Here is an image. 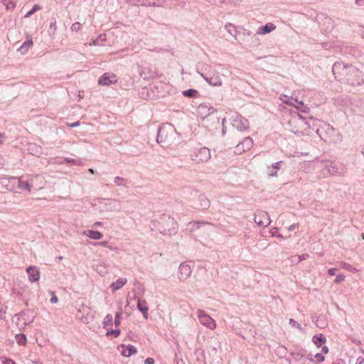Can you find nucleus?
Returning <instances> with one entry per match:
<instances>
[{
    "label": "nucleus",
    "instance_id": "nucleus-1",
    "mask_svg": "<svg viewBox=\"0 0 364 364\" xmlns=\"http://www.w3.org/2000/svg\"><path fill=\"white\" fill-rule=\"evenodd\" d=\"M197 313L200 323L203 326L210 328V330H214L216 328L217 324L215 321L209 315H208L204 311L200 309Z\"/></svg>",
    "mask_w": 364,
    "mask_h": 364
},
{
    "label": "nucleus",
    "instance_id": "nucleus-2",
    "mask_svg": "<svg viewBox=\"0 0 364 364\" xmlns=\"http://www.w3.org/2000/svg\"><path fill=\"white\" fill-rule=\"evenodd\" d=\"M197 115L202 119H205L209 115L216 112V109L208 104H200L197 108Z\"/></svg>",
    "mask_w": 364,
    "mask_h": 364
},
{
    "label": "nucleus",
    "instance_id": "nucleus-3",
    "mask_svg": "<svg viewBox=\"0 0 364 364\" xmlns=\"http://www.w3.org/2000/svg\"><path fill=\"white\" fill-rule=\"evenodd\" d=\"M255 221L259 226L267 227L270 223V218L267 213L259 210L255 214Z\"/></svg>",
    "mask_w": 364,
    "mask_h": 364
},
{
    "label": "nucleus",
    "instance_id": "nucleus-4",
    "mask_svg": "<svg viewBox=\"0 0 364 364\" xmlns=\"http://www.w3.org/2000/svg\"><path fill=\"white\" fill-rule=\"evenodd\" d=\"M117 81V77L114 74L107 73L100 77L98 83L101 85H108L109 84L116 83Z\"/></svg>",
    "mask_w": 364,
    "mask_h": 364
},
{
    "label": "nucleus",
    "instance_id": "nucleus-5",
    "mask_svg": "<svg viewBox=\"0 0 364 364\" xmlns=\"http://www.w3.org/2000/svg\"><path fill=\"white\" fill-rule=\"evenodd\" d=\"M26 272L28 274V280L31 282H35L39 280L40 272L38 267L30 266L26 269Z\"/></svg>",
    "mask_w": 364,
    "mask_h": 364
},
{
    "label": "nucleus",
    "instance_id": "nucleus-6",
    "mask_svg": "<svg viewBox=\"0 0 364 364\" xmlns=\"http://www.w3.org/2000/svg\"><path fill=\"white\" fill-rule=\"evenodd\" d=\"M196 158L200 162H205L208 161L210 158V150L206 147L200 148L196 154Z\"/></svg>",
    "mask_w": 364,
    "mask_h": 364
},
{
    "label": "nucleus",
    "instance_id": "nucleus-7",
    "mask_svg": "<svg viewBox=\"0 0 364 364\" xmlns=\"http://www.w3.org/2000/svg\"><path fill=\"white\" fill-rule=\"evenodd\" d=\"M122 348L121 354L124 357H129L132 355L136 353V348L132 345L126 346L122 344L119 346Z\"/></svg>",
    "mask_w": 364,
    "mask_h": 364
},
{
    "label": "nucleus",
    "instance_id": "nucleus-8",
    "mask_svg": "<svg viewBox=\"0 0 364 364\" xmlns=\"http://www.w3.org/2000/svg\"><path fill=\"white\" fill-rule=\"evenodd\" d=\"M137 308L140 311L142 312L144 317L146 319L148 318L149 307L146 301L144 299H139L137 302Z\"/></svg>",
    "mask_w": 364,
    "mask_h": 364
},
{
    "label": "nucleus",
    "instance_id": "nucleus-9",
    "mask_svg": "<svg viewBox=\"0 0 364 364\" xmlns=\"http://www.w3.org/2000/svg\"><path fill=\"white\" fill-rule=\"evenodd\" d=\"M276 28V26L272 23H268L265 26L260 27L257 31V34L264 35L274 31Z\"/></svg>",
    "mask_w": 364,
    "mask_h": 364
},
{
    "label": "nucleus",
    "instance_id": "nucleus-10",
    "mask_svg": "<svg viewBox=\"0 0 364 364\" xmlns=\"http://www.w3.org/2000/svg\"><path fill=\"white\" fill-rule=\"evenodd\" d=\"M83 234L93 240H100L103 236L101 232L92 230H87Z\"/></svg>",
    "mask_w": 364,
    "mask_h": 364
},
{
    "label": "nucleus",
    "instance_id": "nucleus-11",
    "mask_svg": "<svg viewBox=\"0 0 364 364\" xmlns=\"http://www.w3.org/2000/svg\"><path fill=\"white\" fill-rule=\"evenodd\" d=\"M206 81L212 86H221L223 82L219 75H214L209 78L205 79Z\"/></svg>",
    "mask_w": 364,
    "mask_h": 364
},
{
    "label": "nucleus",
    "instance_id": "nucleus-12",
    "mask_svg": "<svg viewBox=\"0 0 364 364\" xmlns=\"http://www.w3.org/2000/svg\"><path fill=\"white\" fill-rule=\"evenodd\" d=\"M127 280L126 278H119L115 282H113L111 284V288L112 289V291H117L119 289H121L124 285L126 284Z\"/></svg>",
    "mask_w": 364,
    "mask_h": 364
},
{
    "label": "nucleus",
    "instance_id": "nucleus-13",
    "mask_svg": "<svg viewBox=\"0 0 364 364\" xmlns=\"http://www.w3.org/2000/svg\"><path fill=\"white\" fill-rule=\"evenodd\" d=\"M312 341L316 346L320 347L326 343V339L322 334H318L313 337Z\"/></svg>",
    "mask_w": 364,
    "mask_h": 364
},
{
    "label": "nucleus",
    "instance_id": "nucleus-14",
    "mask_svg": "<svg viewBox=\"0 0 364 364\" xmlns=\"http://www.w3.org/2000/svg\"><path fill=\"white\" fill-rule=\"evenodd\" d=\"M32 46L33 41L31 39H28L22 44V46L19 48V50L22 54H24L27 53V51Z\"/></svg>",
    "mask_w": 364,
    "mask_h": 364
},
{
    "label": "nucleus",
    "instance_id": "nucleus-15",
    "mask_svg": "<svg viewBox=\"0 0 364 364\" xmlns=\"http://www.w3.org/2000/svg\"><path fill=\"white\" fill-rule=\"evenodd\" d=\"M295 102H296V105H294L291 101H285L284 102L289 105H293L298 109H301L304 112H307V107L304 106V103L302 102H298L296 100H294Z\"/></svg>",
    "mask_w": 364,
    "mask_h": 364
},
{
    "label": "nucleus",
    "instance_id": "nucleus-16",
    "mask_svg": "<svg viewBox=\"0 0 364 364\" xmlns=\"http://www.w3.org/2000/svg\"><path fill=\"white\" fill-rule=\"evenodd\" d=\"M1 3L5 5L7 10H12L16 7V0H1Z\"/></svg>",
    "mask_w": 364,
    "mask_h": 364
},
{
    "label": "nucleus",
    "instance_id": "nucleus-17",
    "mask_svg": "<svg viewBox=\"0 0 364 364\" xmlns=\"http://www.w3.org/2000/svg\"><path fill=\"white\" fill-rule=\"evenodd\" d=\"M253 144V141L250 138H246L241 144L237 146V149H240V146L246 145L247 149H250Z\"/></svg>",
    "mask_w": 364,
    "mask_h": 364
},
{
    "label": "nucleus",
    "instance_id": "nucleus-18",
    "mask_svg": "<svg viewBox=\"0 0 364 364\" xmlns=\"http://www.w3.org/2000/svg\"><path fill=\"white\" fill-rule=\"evenodd\" d=\"M183 94L186 97H196L197 94H198V91L196 90H194V89H189V90H187L184 91L183 92Z\"/></svg>",
    "mask_w": 364,
    "mask_h": 364
},
{
    "label": "nucleus",
    "instance_id": "nucleus-19",
    "mask_svg": "<svg viewBox=\"0 0 364 364\" xmlns=\"http://www.w3.org/2000/svg\"><path fill=\"white\" fill-rule=\"evenodd\" d=\"M16 341L18 345L25 346L26 343V338L23 334H18L16 336Z\"/></svg>",
    "mask_w": 364,
    "mask_h": 364
},
{
    "label": "nucleus",
    "instance_id": "nucleus-20",
    "mask_svg": "<svg viewBox=\"0 0 364 364\" xmlns=\"http://www.w3.org/2000/svg\"><path fill=\"white\" fill-rule=\"evenodd\" d=\"M18 188L26 190L28 192H31V186L28 182L19 181Z\"/></svg>",
    "mask_w": 364,
    "mask_h": 364
},
{
    "label": "nucleus",
    "instance_id": "nucleus-21",
    "mask_svg": "<svg viewBox=\"0 0 364 364\" xmlns=\"http://www.w3.org/2000/svg\"><path fill=\"white\" fill-rule=\"evenodd\" d=\"M180 271L181 274L184 273L186 276H188L191 274V268L187 264H181L180 266Z\"/></svg>",
    "mask_w": 364,
    "mask_h": 364
},
{
    "label": "nucleus",
    "instance_id": "nucleus-22",
    "mask_svg": "<svg viewBox=\"0 0 364 364\" xmlns=\"http://www.w3.org/2000/svg\"><path fill=\"white\" fill-rule=\"evenodd\" d=\"M41 9V7L36 4V5H34L33 9L29 11L28 12H27V14L25 15V18H28L30 17L31 15H33L36 11H39Z\"/></svg>",
    "mask_w": 364,
    "mask_h": 364
},
{
    "label": "nucleus",
    "instance_id": "nucleus-23",
    "mask_svg": "<svg viewBox=\"0 0 364 364\" xmlns=\"http://www.w3.org/2000/svg\"><path fill=\"white\" fill-rule=\"evenodd\" d=\"M80 29H81V24H80V23H79V22L74 23L71 26V30H72L73 31L77 32V31H79Z\"/></svg>",
    "mask_w": 364,
    "mask_h": 364
},
{
    "label": "nucleus",
    "instance_id": "nucleus-24",
    "mask_svg": "<svg viewBox=\"0 0 364 364\" xmlns=\"http://www.w3.org/2000/svg\"><path fill=\"white\" fill-rule=\"evenodd\" d=\"M346 277L343 274H338L334 279L336 284H339L345 280Z\"/></svg>",
    "mask_w": 364,
    "mask_h": 364
},
{
    "label": "nucleus",
    "instance_id": "nucleus-25",
    "mask_svg": "<svg viewBox=\"0 0 364 364\" xmlns=\"http://www.w3.org/2000/svg\"><path fill=\"white\" fill-rule=\"evenodd\" d=\"M121 315H122L121 312H117L115 315L114 324L116 326H118L120 324Z\"/></svg>",
    "mask_w": 364,
    "mask_h": 364
},
{
    "label": "nucleus",
    "instance_id": "nucleus-26",
    "mask_svg": "<svg viewBox=\"0 0 364 364\" xmlns=\"http://www.w3.org/2000/svg\"><path fill=\"white\" fill-rule=\"evenodd\" d=\"M120 334V330H112L111 331L107 332V335H113L115 338L118 337Z\"/></svg>",
    "mask_w": 364,
    "mask_h": 364
},
{
    "label": "nucleus",
    "instance_id": "nucleus-27",
    "mask_svg": "<svg viewBox=\"0 0 364 364\" xmlns=\"http://www.w3.org/2000/svg\"><path fill=\"white\" fill-rule=\"evenodd\" d=\"M112 321V316L111 315H107L104 319V323L105 325L111 323Z\"/></svg>",
    "mask_w": 364,
    "mask_h": 364
},
{
    "label": "nucleus",
    "instance_id": "nucleus-28",
    "mask_svg": "<svg viewBox=\"0 0 364 364\" xmlns=\"http://www.w3.org/2000/svg\"><path fill=\"white\" fill-rule=\"evenodd\" d=\"M315 358L318 362H323L325 359L324 355L321 353H316L315 355Z\"/></svg>",
    "mask_w": 364,
    "mask_h": 364
},
{
    "label": "nucleus",
    "instance_id": "nucleus-29",
    "mask_svg": "<svg viewBox=\"0 0 364 364\" xmlns=\"http://www.w3.org/2000/svg\"><path fill=\"white\" fill-rule=\"evenodd\" d=\"M1 362L4 364H16L15 362L13 360L9 359V358H1Z\"/></svg>",
    "mask_w": 364,
    "mask_h": 364
},
{
    "label": "nucleus",
    "instance_id": "nucleus-30",
    "mask_svg": "<svg viewBox=\"0 0 364 364\" xmlns=\"http://www.w3.org/2000/svg\"><path fill=\"white\" fill-rule=\"evenodd\" d=\"M155 361H154V359L152 358H147L145 360H144V363L145 364H154Z\"/></svg>",
    "mask_w": 364,
    "mask_h": 364
},
{
    "label": "nucleus",
    "instance_id": "nucleus-31",
    "mask_svg": "<svg viewBox=\"0 0 364 364\" xmlns=\"http://www.w3.org/2000/svg\"><path fill=\"white\" fill-rule=\"evenodd\" d=\"M58 301V297L54 294V293H52V297L50 299V302L55 304V303H57Z\"/></svg>",
    "mask_w": 364,
    "mask_h": 364
},
{
    "label": "nucleus",
    "instance_id": "nucleus-32",
    "mask_svg": "<svg viewBox=\"0 0 364 364\" xmlns=\"http://www.w3.org/2000/svg\"><path fill=\"white\" fill-rule=\"evenodd\" d=\"M336 269L335 268H331V269H328V273L331 276H333L336 274Z\"/></svg>",
    "mask_w": 364,
    "mask_h": 364
},
{
    "label": "nucleus",
    "instance_id": "nucleus-33",
    "mask_svg": "<svg viewBox=\"0 0 364 364\" xmlns=\"http://www.w3.org/2000/svg\"><path fill=\"white\" fill-rule=\"evenodd\" d=\"M321 352L323 353V354H327L328 353V348L327 346H323L321 347Z\"/></svg>",
    "mask_w": 364,
    "mask_h": 364
},
{
    "label": "nucleus",
    "instance_id": "nucleus-34",
    "mask_svg": "<svg viewBox=\"0 0 364 364\" xmlns=\"http://www.w3.org/2000/svg\"><path fill=\"white\" fill-rule=\"evenodd\" d=\"M124 179L121 177L117 176L114 178L115 183L119 184V181H122Z\"/></svg>",
    "mask_w": 364,
    "mask_h": 364
},
{
    "label": "nucleus",
    "instance_id": "nucleus-35",
    "mask_svg": "<svg viewBox=\"0 0 364 364\" xmlns=\"http://www.w3.org/2000/svg\"><path fill=\"white\" fill-rule=\"evenodd\" d=\"M5 138L4 134H0V144L3 143V139Z\"/></svg>",
    "mask_w": 364,
    "mask_h": 364
},
{
    "label": "nucleus",
    "instance_id": "nucleus-36",
    "mask_svg": "<svg viewBox=\"0 0 364 364\" xmlns=\"http://www.w3.org/2000/svg\"><path fill=\"white\" fill-rule=\"evenodd\" d=\"M79 124H80V122H75V123H73V124H69V126H70V127H77V126H78Z\"/></svg>",
    "mask_w": 364,
    "mask_h": 364
},
{
    "label": "nucleus",
    "instance_id": "nucleus-37",
    "mask_svg": "<svg viewBox=\"0 0 364 364\" xmlns=\"http://www.w3.org/2000/svg\"><path fill=\"white\" fill-rule=\"evenodd\" d=\"M349 68L350 70H352L353 72H358V70L355 68L350 67Z\"/></svg>",
    "mask_w": 364,
    "mask_h": 364
},
{
    "label": "nucleus",
    "instance_id": "nucleus-38",
    "mask_svg": "<svg viewBox=\"0 0 364 364\" xmlns=\"http://www.w3.org/2000/svg\"><path fill=\"white\" fill-rule=\"evenodd\" d=\"M102 225V223H101V222H96V223L94 224V225H95V226H101Z\"/></svg>",
    "mask_w": 364,
    "mask_h": 364
},
{
    "label": "nucleus",
    "instance_id": "nucleus-39",
    "mask_svg": "<svg viewBox=\"0 0 364 364\" xmlns=\"http://www.w3.org/2000/svg\"><path fill=\"white\" fill-rule=\"evenodd\" d=\"M107 242H105V241L100 242V245L102 246H107Z\"/></svg>",
    "mask_w": 364,
    "mask_h": 364
},
{
    "label": "nucleus",
    "instance_id": "nucleus-40",
    "mask_svg": "<svg viewBox=\"0 0 364 364\" xmlns=\"http://www.w3.org/2000/svg\"><path fill=\"white\" fill-rule=\"evenodd\" d=\"M329 172H331V174H336L338 173V171H331V170H329Z\"/></svg>",
    "mask_w": 364,
    "mask_h": 364
},
{
    "label": "nucleus",
    "instance_id": "nucleus-41",
    "mask_svg": "<svg viewBox=\"0 0 364 364\" xmlns=\"http://www.w3.org/2000/svg\"><path fill=\"white\" fill-rule=\"evenodd\" d=\"M289 323H295V321L292 319V318H290L289 319Z\"/></svg>",
    "mask_w": 364,
    "mask_h": 364
},
{
    "label": "nucleus",
    "instance_id": "nucleus-42",
    "mask_svg": "<svg viewBox=\"0 0 364 364\" xmlns=\"http://www.w3.org/2000/svg\"><path fill=\"white\" fill-rule=\"evenodd\" d=\"M89 171L92 173H94V170L92 168H90L89 169Z\"/></svg>",
    "mask_w": 364,
    "mask_h": 364
},
{
    "label": "nucleus",
    "instance_id": "nucleus-43",
    "mask_svg": "<svg viewBox=\"0 0 364 364\" xmlns=\"http://www.w3.org/2000/svg\"><path fill=\"white\" fill-rule=\"evenodd\" d=\"M362 237H363V239L364 240V235H363V234L362 235Z\"/></svg>",
    "mask_w": 364,
    "mask_h": 364
}]
</instances>
